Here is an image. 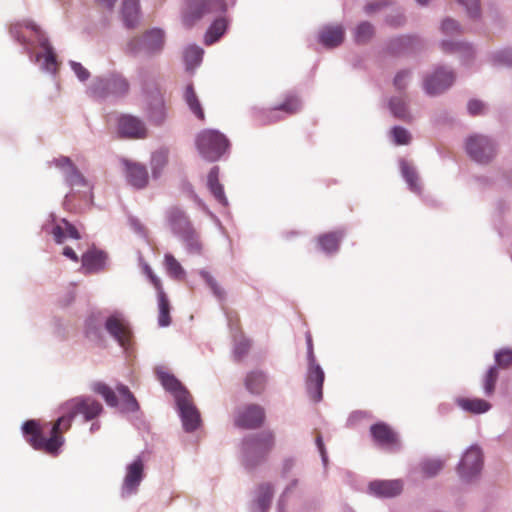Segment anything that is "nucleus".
Returning <instances> with one entry per match:
<instances>
[{
  "label": "nucleus",
  "mask_w": 512,
  "mask_h": 512,
  "mask_svg": "<svg viewBox=\"0 0 512 512\" xmlns=\"http://www.w3.org/2000/svg\"><path fill=\"white\" fill-rule=\"evenodd\" d=\"M74 417L69 411H63V415L53 423L49 438L43 436V428L35 420L26 421L22 430L24 435L27 436L28 443L35 450L56 456L64 444L63 434L71 428Z\"/></svg>",
  "instance_id": "nucleus-1"
},
{
  "label": "nucleus",
  "mask_w": 512,
  "mask_h": 512,
  "mask_svg": "<svg viewBox=\"0 0 512 512\" xmlns=\"http://www.w3.org/2000/svg\"><path fill=\"white\" fill-rule=\"evenodd\" d=\"M11 34L20 43H28L36 41L44 50V66L47 71H56L57 61L53 48L49 44L48 39L42 33L41 29L32 22H23L13 24L10 28Z\"/></svg>",
  "instance_id": "nucleus-2"
},
{
  "label": "nucleus",
  "mask_w": 512,
  "mask_h": 512,
  "mask_svg": "<svg viewBox=\"0 0 512 512\" xmlns=\"http://www.w3.org/2000/svg\"><path fill=\"white\" fill-rule=\"evenodd\" d=\"M226 10V0H185L182 22L191 28L204 17L224 13Z\"/></svg>",
  "instance_id": "nucleus-3"
},
{
  "label": "nucleus",
  "mask_w": 512,
  "mask_h": 512,
  "mask_svg": "<svg viewBox=\"0 0 512 512\" xmlns=\"http://www.w3.org/2000/svg\"><path fill=\"white\" fill-rule=\"evenodd\" d=\"M274 443V435L270 431H263L245 439L243 443L245 466L253 468L264 461Z\"/></svg>",
  "instance_id": "nucleus-4"
},
{
  "label": "nucleus",
  "mask_w": 512,
  "mask_h": 512,
  "mask_svg": "<svg viewBox=\"0 0 512 512\" xmlns=\"http://www.w3.org/2000/svg\"><path fill=\"white\" fill-rule=\"evenodd\" d=\"M200 154L208 161L218 160L229 148V141L224 134L217 130L205 129L196 139Z\"/></svg>",
  "instance_id": "nucleus-5"
},
{
  "label": "nucleus",
  "mask_w": 512,
  "mask_h": 512,
  "mask_svg": "<svg viewBox=\"0 0 512 512\" xmlns=\"http://www.w3.org/2000/svg\"><path fill=\"white\" fill-rule=\"evenodd\" d=\"M164 46V33L154 28L146 31L141 37L131 38L126 46L125 53L130 56H137L141 53L152 55L162 50Z\"/></svg>",
  "instance_id": "nucleus-6"
},
{
  "label": "nucleus",
  "mask_w": 512,
  "mask_h": 512,
  "mask_svg": "<svg viewBox=\"0 0 512 512\" xmlns=\"http://www.w3.org/2000/svg\"><path fill=\"white\" fill-rule=\"evenodd\" d=\"M130 88L128 80L121 74L113 73L105 78L96 79L92 86V94L97 98L108 96H124Z\"/></svg>",
  "instance_id": "nucleus-7"
},
{
  "label": "nucleus",
  "mask_w": 512,
  "mask_h": 512,
  "mask_svg": "<svg viewBox=\"0 0 512 512\" xmlns=\"http://www.w3.org/2000/svg\"><path fill=\"white\" fill-rule=\"evenodd\" d=\"M62 411H69L72 416L82 415L85 421H90L98 417L103 407L100 402L89 397L72 398L61 406Z\"/></svg>",
  "instance_id": "nucleus-8"
},
{
  "label": "nucleus",
  "mask_w": 512,
  "mask_h": 512,
  "mask_svg": "<svg viewBox=\"0 0 512 512\" xmlns=\"http://www.w3.org/2000/svg\"><path fill=\"white\" fill-rule=\"evenodd\" d=\"M466 151L476 162L487 163L495 155V146L489 138L475 135L467 139Z\"/></svg>",
  "instance_id": "nucleus-9"
},
{
  "label": "nucleus",
  "mask_w": 512,
  "mask_h": 512,
  "mask_svg": "<svg viewBox=\"0 0 512 512\" xmlns=\"http://www.w3.org/2000/svg\"><path fill=\"white\" fill-rule=\"evenodd\" d=\"M177 406L180 411L183 427L186 432L195 431L201 424V417L195 407L190 394L181 393L178 396Z\"/></svg>",
  "instance_id": "nucleus-10"
},
{
  "label": "nucleus",
  "mask_w": 512,
  "mask_h": 512,
  "mask_svg": "<svg viewBox=\"0 0 512 512\" xmlns=\"http://www.w3.org/2000/svg\"><path fill=\"white\" fill-rule=\"evenodd\" d=\"M265 420L264 408L257 404H249L237 411L235 425L243 429H256Z\"/></svg>",
  "instance_id": "nucleus-11"
},
{
  "label": "nucleus",
  "mask_w": 512,
  "mask_h": 512,
  "mask_svg": "<svg viewBox=\"0 0 512 512\" xmlns=\"http://www.w3.org/2000/svg\"><path fill=\"white\" fill-rule=\"evenodd\" d=\"M483 457L478 447H470L461 459L458 466V473L465 481H470L482 469Z\"/></svg>",
  "instance_id": "nucleus-12"
},
{
  "label": "nucleus",
  "mask_w": 512,
  "mask_h": 512,
  "mask_svg": "<svg viewBox=\"0 0 512 512\" xmlns=\"http://www.w3.org/2000/svg\"><path fill=\"white\" fill-rule=\"evenodd\" d=\"M118 133L122 138L144 139L148 136V129L140 118L125 114L118 119Z\"/></svg>",
  "instance_id": "nucleus-13"
},
{
  "label": "nucleus",
  "mask_w": 512,
  "mask_h": 512,
  "mask_svg": "<svg viewBox=\"0 0 512 512\" xmlns=\"http://www.w3.org/2000/svg\"><path fill=\"white\" fill-rule=\"evenodd\" d=\"M454 80V73L441 67L424 80V88L429 95H437L448 89Z\"/></svg>",
  "instance_id": "nucleus-14"
},
{
  "label": "nucleus",
  "mask_w": 512,
  "mask_h": 512,
  "mask_svg": "<svg viewBox=\"0 0 512 512\" xmlns=\"http://www.w3.org/2000/svg\"><path fill=\"white\" fill-rule=\"evenodd\" d=\"M371 436L379 446L397 449L399 448V439L397 433L384 422H378L370 427Z\"/></svg>",
  "instance_id": "nucleus-15"
},
{
  "label": "nucleus",
  "mask_w": 512,
  "mask_h": 512,
  "mask_svg": "<svg viewBox=\"0 0 512 512\" xmlns=\"http://www.w3.org/2000/svg\"><path fill=\"white\" fill-rule=\"evenodd\" d=\"M324 378L325 375L320 365H318L316 361L309 363L306 388L310 398L315 402L322 400Z\"/></svg>",
  "instance_id": "nucleus-16"
},
{
  "label": "nucleus",
  "mask_w": 512,
  "mask_h": 512,
  "mask_svg": "<svg viewBox=\"0 0 512 512\" xmlns=\"http://www.w3.org/2000/svg\"><path fill=\"white\" fill-rule=\"evenodd\" d=\"M144 476V463L140 458L135 459L127 466L126 475L122 485V494L135 493Z\"/></svg>",
  "instance_id": "nucleus-17"
},
{
  "label": "nucleus",
  "mask_w": 512,
  "mask_h": 512,
  "mask_svg": "<svg viewBox=\"0 0 512 512\" xmlns=\"http://www.w3.org/2000/svg\"><path fill=\"white\" fill-rule=\"evenodd\" d=\"M106 330L123 348L130 345L131 331L124 319L119 315L110 316L105 323Z\"/></svg>",
  "instance_id": "nucleus-18"
},
{
  "label": "nucleus",
  "mask_w": 512,
  "mask_h": 512,
  "mask_svg": "<svg viewBox=\"0 0 512 512\" xmlns=\"http://www.w3.org/2000/svg\"><path fill=\"white\" fill-rule=\"evenodd\" d=\"M52 163L59 168L70 186H86L87 182L72 160L66 156L55 158Z\"/></svg>",
  "instance_id": "nucleus-19"
},
{
  "label": "nucleus",
  "mask_w": 512,
  "mask_h": 512,
  "mask_svg": "<svg viewBox=\"0 0 512 512\" xmlns=\"http://www.w3.org/2000/svg\"><path fill=\"white\" fill-rule=\"evenodd\" d=\"M369 490L378 497H395L403 490L401 480H376L369 484Z\"/></svg>",
  "instance_id": "nucleus-20"
},
{
  "label": "nucleus",
  "mask_w": 512,
  "mask_h": 512,
  "mask_svg": "<svg viewBox=\"0 0 512 512\" xmlns=\"http://www.w3.org/2000/svg\"><path fill=\"white\" fill-rule=\"evenodd\" d=\"M126 178L130 185L137 189H142L148 184V171L146 167L139 163L125 162Z\"/></svg>",
  "instance_id": "nucleus-21"
},
{
  "label": "nucleus",
  "mask_w": 512,
  "mask_h": 512,
  "mask_svg": "<svg viewBox=\"0 0 512 512\" xmlns=\"http://www.w3.org/2000/svg\"><path fill=\"white\" fill-rule=\"evenodd\" d=\"M168 219L173 232L181 238L194 230L186 214L179 208L170 209Z\"/></svg>",
  "instance_id": "nucleus-22"
},
{
  "label": "nucleus",
  "mask_w": 512,
  "mask_h": 512,
  "mask_svg": "<svg viewBox=\"0 0 512 512\" xmlns=\"http://www.w3.org/2000/svg\"><path fill=\"white\" fill-rule=\"evenodd\" d=\"M345 31L341 25H327L319 33V41L326 48H334L342 44Z\"/></svg>",
  "instance_id": "nucleus-23"
},
{
  "label": "nucleus",
  "mask_w": 512,
  "mask_h": 512,
  "mask_svg": "<svg viewBox=\"0 0 512 512\" xmlns=\"http://www.w3.org/2000/svg\"><path fill=\"white\" fill-rule=\"evenodd\" d=\"M140 4L138 0H124L121 7V16L128 29L135 28L140 20Z\"/></svg>",
  "instance_id": "nucleus-24"
},
{
  "label": "nucleus",
  "mask_w": 512,
  "mask_h": 512,
  "mask_svg": "<svg viewBox=\"0 0 512 512\" xmlns=\"http://www.w3.org/2000/svg\"><path fill=\"white\" fill-rule=\"evenodd\" d=\"M156 375L158 380L161 382L162 386L169 392H171L176 402L178 401V396L183 392L185 394H190L180 383V381L169 372L165 371L162 368L156 370Z\"/></svg>",
  "instance_id": "nucleus-25"
},
{
  "label": "nucleus",
  "mask_w": 512,
  "mask_h": 512,
  "mask_svg": "<svg viewBox=\"0 0 512 512\" xmlns=\"http://www.w3.org/2000/svg\"><path fill=\"white\" fill-rule=\"evenodd\" d=\"M106 255L102 251L91 249L82 256V267L87 273L102 270L105 265Z\"/></svg>",
  "instance_id": "nucleus-26"
},
{
  "label": "nucleus",
  "mask_w": 512,
  "mask_h": 512,
  "mask_svg": "<svg viewBox=\"0 0 512 512\" xmlns=\"http://www.w3.org/2000/svg\"><path fill=\"white\" fill-rule=\"evenodd\" d=\"M184 100L188 105L190 111L194 114V116L200 121L205 120V113L202 107V104L199 100L198 95L196 94L194 87L192 84L187 85L184 92Z\"/></svg>",
  "instance_id": "nucleus-27"
},
{
  "label": "nucleus",
  "mask_w": 512,
  "mask_h": 512,
  "mask_svg": "<svg viewBox=\"0 0 512 512\" xmlns=\"http://www.w3.org/2000/svg\"><path fill=\"white\" fill-rule=\"evenodd\" d=\"M343 233L341 231L328 232L320 235L317 239L319 247L326 253L338 251Z\"/></svg>",
  "instance_id": "nucleus-28"
},
{
  "label": "nucleus",
  "mask_w": 512,
  "mask_h": 512,
  "mask_svg": "<svg viewBox=\"0 0 512 512\" xmlns=\"http://www.w3.org/2000/svg\"><path fill=\"white\" fill-rule=\"evenodd\" d=\"M219 168L213 167L207 177V185L214 198L221 204H227L223 186L219 183Z\"/></svg>",
  "instance_id": "nucleus-29"
},
{
  "label": "nucleus",
  "mask_w": 512,
  "mask_h": 512,
  "mask_svg": "<svg viewBox=\"0 0 512 512\" xmlns=\"http://www.w3.org/2000/svg\"><path fill=\"white\" fill-rule=\"evenodd\" d=\"M267 378L262 371H252L245 378L246 389L255 395H260L266 387Z\"/></svg>",
  "instance_id": "nucleus-30"
},
{
  "label": "nucleus",
  "mask_w": 512,
  "mask_h": 512,
  "mask_svg": "<svg viewBox=\"0 0 512 512\" xmlns=\"http://www.w3.org/2000/svg\"><path fill=\"white\" fill-rule=\"evenodd\" d=\"M61 223L62 224L55 225L51 230V234L53 235L54 240L57 243H59V244L63 243L64 240L68 237L74 238V239L80 238L78 230L73 225H71L68 221L63 219L61 221Z\"/></svg>",
  "instance_id": "nucleus-31"
},
{
  "label": "nucleus",
  "mask_w": 512,
  "mask_h": 512,
  "mask_svg": "<svg viewBox=\"0 0 512 512\" xmlns=\"http://www.w3.org/2000/svg\"><path fill=\"white\" fill-rule=\"evenodd\" d=\"M457 404L463 410L474 414L485 413L491 408L489 402L480 398H459Z\"/></svg>",
  "instance_id": "nucleus-32"
},
{
  "label": "nucleus",
  "mask_w": 512,
  "mask_h": 512,
  "mask_svg": "<svg viewBox=\"0 0 512 512\" xmlns=\"http://www.w3.org/2000/svg\"><path fill=\"white\" fill-rule=\"evenodd\" d=\"M226 29L227 21L225 18L220 17L215 19L205 34V43L207 45L215 43L226 32Z\"/></svg>",
  "instance_id": "nucleus-33"
},
{
  "label": "nucleus",
  "mask_w": 512,
  "mask_h": 512,
  "mask_svg": "<svg viewBox=\"0 0 512 512\" xmlns=\"http://www.w3.org/2000/svg\"><path fill=\"white\" fill-rule=\"evenodd\" d=\"M148 117L150 121L156 125H160L164 122L166 117V108L161 96L155 97L151 102Z\"/></svg>",
  "instance_id": "nucleus-34"
},
{
  "label": "nucleus",
  "mask_w": 512,
  "mask_h": 512,
  "mask_svg": "<svg viewBox=\"0 0 512 512\" xmlns=\"http://www.w3.org/2000/svg\"><path fill=\"white\" fill-rule=\"evenodd\" d=\"M273 497V486L269 483L261 484L258 487L256 506L258 512H266Z\"/></svg>",
  "instance_id": "nucleus-35"
},
{
  "label": "nucleus",
  "mask_w": 512,
  "mask_h": 512,
  "mask_svg": "<svg viewBox=\"0 0 512 512\" xmlns=\"http://www.w3.org/2000/svg\"><path fill=\"white\" fill-rule=\"evenodd\" d=\"M301 108V101L295 94H287L282 103L276 105L271 111H283L292 115L297 113Z\"/></svg>",
  "instance_id": "nucleus-36"
},
{
  "label": "nucleus",
  "mask_w": 512,
  "mask_h": 512,
  "mask_svg": "<svg viewBox=\"0 0 512 512\" xmlns=\"http://www.w3.org/2000/svg\"><path fill=\"white\" fill-rule=\"evenodd\" d=\"M93 392L101 395L107 405L111 407H116L118 405V398L116 396V393L105 383L102 382H95L92 385Z\"/></svg>",
  "instance_id": "nucleus-37"
},
{
  "label": "nucleus",
  "mask_w": 512,
  "mask_h": 512,
  "mask_svg": "<svg viewBox=\"0 0 512 512\" xmlns=\"http://www.w3.org/2000/svg\"><path fill=\"white\" fill-rule=\"evenodd\" d=\"M203 50L198 46H189L184 52V61L188 70H193L200 64Z\"/></svg>",
  "instance_id": "nucleus-38"
},
{
  "label": "nucleus",
  "mask_w": 512,
  "mask_h": 512,
  "mask_svg": "<svg viewBox=\"0 0 512 512\" xmlns=\"http://www.w3.org/2000/svg\"><path fill=\"white\" fill-rule=\"evenodd\" d=\"M158 307H159V315H158V324L161 327H167L171 323L170 317V303L166 294H162L161 297H158Z\"/></svg>",
  "instance_id": "nucleus-39"
},
{
  "label": "nucleus",
  "mask_w": 512,
  "mask_h": 512,
  "mask_svg": "<svg viewBox=\"0 0 512 512\" xmlns=\"http://www.w3.org/2000/svg\"><path fill=\"white\" fill-rule=\"evenodd\" d=\"M116 389L126 410L137 411L139 409L136 398L130 392L127 386L120 384L116 387Z\"/></svg>",
  "instance_id": "nucleus-40"
},
{
  "label": "nucleus",
  "mask_w": 512,
  "mask_h": 512,
  "mask_svg": "<svg viewBox=\"0 0 512 512\" xmlns=\"http://www.w3.org/2000/svg\"><path fill=\"white\" fill-rule=\"evenodd\" d=\"M445 461L441 459H426L421 462L420 469L425 477H433L444 467Z\"/></svg>",
  "instance_id": "nucleus-41"
},
{
  "label": "nucleus",
  "mask_w": 512,
  "mask_h": 512,
  "mask_svg": "<svg viewBox=\"0 0 512 512\" xmlns=\"http://www.w3.org/2000/svg\"><path fill=\"white\" fill-rule=\"evenodd\" d=\"M374 27L369 22L360 23L354 32V39L359 44L367 43L374 36Z\"/></svg>",
  "instance_id": "nucleus-42"
},
{
  "label": "nucleus",
  "mask_w": 512,
  "mask_h": 512,
  "mask_svg": "<svg viewBox=\"0 0 512 512\" xmlns=\"http://www.w3.org/2000/svg\"><path fill=\"white\" fill-rule=\"evenodd\" d=\"M164 264L167 270V273L175 278L181 279L184 276V270L181 264L177 261V259L172 254H165L164 256Z\"/></svg>",
  "instance_id": "nucleus-43"
},
{
  "label": "nucleus",
  "mask_w": 512,
  "mask_h": 512,
  "mask_svg": "<svg viewBox=\"0 0 512 512\" xmlns=\"http://www.w3.org/2000/svg\"><path fill=\"white\" fill-rule=\"evenodd\" d=\"M390 109L393 115L402 120H410V114L407 110L406 102L401 97L392 98L390 101Z\"/></svg>",
  "instance_id": "nucleus-44"
},
{
  "label": "nucleus",
  "mask_w": 512,
  "mask_h": 512,
  "mask_svg": "<svg viewBox=\"0 0 512 512\" xmlns=\"http://www.w3.org/2000/svg\"><path fill=\"white\" fill-rule=\"evenodd\" d=\"M401 172L403 177L405 178L406 182L409 184L410 188L413 191L419 190L418 185V175L415 171V169L409 165L407 162H403L401 164Z\"/></svg>",
  "instance_id": "nucleus-45"
},
{
  "label": "nucleus",
  "mask_w": 512,
  "mask_h": 512,
  "mask_svg": "<svg viewBox=\"0 0 512 512\" xmlns=\"http://www.w3.org/2000/svg\"><path fill=\"white\" fill-rule=\"evenodd\" d=\"M182 240L185 242L189 252H191V253H200L201 252L202 244L199 240V236H198L197 232L195 231V229L192 230L191 232H189L184 237H182Z\"/></svg>",
  "instance_id": "nucleus-46"
},
{
  "label": "nucleus",
  "mask_w": 512,
  "mask_h": 512,
  "mask_svg": "<svg viewBox=\"0 0 512 512\" xmlns=\"http://www.w3.org/2000/svg\"><path fill=\"white\" fill-rule=\"evenodd\" d=\"M498 379V370L496 367H491L484 378V391L487 395H491L494 392L495 384Z\"/></svg>",
  "instance_id": "nucleus-47"
},
{
  "label": "nucleus",
  "mask_w": 512,
  "mask_h": 512,
  "mask_svg": "<svg viewBox=\"0 0 512 512\" xmlns=\"http://www.w3.org/2000/svg\"><path fill=\"white\" fill-rule=\"evenodd\" d=\"M391 133L394 142L398 145H405L410 142L411 136L409 132L402 127H394Z\"/></svg>",
  "instance_id": "nucleus-48"
},
{
  "label": "nucleus",
  "mask_w": 512,
  "mask_h": 512,
  "mask_svg": "<svg viewBox=\"0 0 512 512\" xmlns=\"http://www.w3.org/2000/svg\"><path fill=\"white\" fill-rule=\"evenodd\" d=\"M496 363L499 367L507 368L512 364V350L503 349L495 355Z\"/></svg>",
  "instance_id": "nucleus-49"
},
{
  "label": "nucleus",
  "mask_w": 512,
  "mask_h": 512,
  "mask_svg": "<svg viewBox=\"0 0 512 512\" xmlns=\"http://www.w3.org/2000/svg\"><path fill=\"white\" fill-rule=\"evenodd\" d=\"M442 31L447 35L460 33L459 24L453 19H445L441 26Z\"/></svg>",
  "instance_id": "nucleus-50"
},
{
  "label": "nucleus",
  "mask_w": 512,
  "mask_h": 512,
  "mask_svg": "<svg viewBox=\"0 0 512 512\" xmlns=\"http://www.w3.org/2000/svg\"><path fill=\"white\" fill-rule=\"evenodd\" d=\"M250 343L248 340H241L234 349V355L237 360H241L249 351Z\"/></svg>",
  "instance_id": "nucleus-51"
},
{
  "label": "nucleus",
  "mask_w": 512,
  "mask_h": 512,
  "mask_svg": "<svg viewBox=\"0 0 512 512\" xmlns=\"http://www.w3.org/2000/svg\"><path fill=\"white\" fill-rule=\"evenodd\" d=\"M466 7L470 16L475 17L479 14V0H457Z\"/></svg>",
  "instance_id": "nucleus-52"
},
{
  "label": "nucleus",
  "mask_w": 512,
  "mask_h": 512,
  "mask_svg": "<svg viewBox=\"0 0 512 512\" xmlns=\"http://www.w3.org/2000/svg\"><path fill=\"white\" fill-rule=\"evenodd\" d=\"M71 68L81 81H85L89 77V72L80 63L71 62Z\"/></svg>",
  "instance_id": "nucleus-53"
},
{
  "label": "nucleus",
  "mask_w": 512,
  "mask_h": 512,
  "mask_svg": "<svg viewBox=\"0 0 512 512\" xmlns=\"http://www.w3.org/2000/svg\"><path fill=\"white\" fill-rule=\"evenodd\" d=\"M408 77H409L408 71H401V72L397 73V75L395 76V79H394V85L396 86V88L399 90L404 89L407 85Z\"/></svg>",
  "instance_id": "nucleus-54"
},
{
  "label": "nucleus",
  "mask_w": 512,
  "mask_h": 512,
  "mask_svg": "<svg viewBox=\"0 0 512 512\" xmlns=\"http://www.w3.org/2000/svg\"><path fill=\"white\" fill-rule=\"evenodd\" d=\"M484 110V104L478 100H471L468 103V111L471 115L481 114Z\"/></svg>",
  "instance_id": "nucleus-55"
},
{
  "label": "nucleus",
  "mask_w": 512,
  "mask_h": 512,
  "mask_svg": "<svg viewBox=\"0 0 512 512\" xmlns=\"http://www.w3.org/2000/svg\"><path fill=\"white\" fill-rule=\"evenodd\" d=\"M167 163V156L165 153H156L152 157V166L154 170L163 167Z\"/></svg>",
  "instance_id": "nucleus-56"
},
{
  "label": "nucleus",
  "mask_w": 512,
  "mask_h": 512,
  "mask_svg": "<svg viewBox=\"0 0 512 512\" xmlns=\"http://www.w3.org/2000/svg\"><path fill=\"white\" fill-rule=\"evenodd\" d=\"M297 485V480H293L287 487L286 489L284 490L283 494L281 495L280 497V500H279V510L280 512H283V509H284V505H285V501H286V498L289 494V492L294 488L296 487Z\"/></svg>",
  "instance_id": "nucleus-57"
},
{
  "label": "nucleus",
  "mask_w": 512,
  "mask_h": 512,
  "mask_svg": "<svg viewBox=\"0 0 512 512\" xmlns=\"http://www.w3.org/2000/svg\"><path fill=\"white\" fill-rule=\"evenodd\" d=\"M495 58L501 64L512 65V51H502Z\"/></svg>",
  "instance_id": "nucleus-58"
},
{
  "label": "nucleus",
  "mask_w": 512,
  "mask_h": 512,
  "mask_svg": "<svg viewBox=\"0 0 512 512\" xmlns=\"http://www.w3.org/2000/svg\"><path fill=\"white\" fill-rule=\"evenodd\" d=\"M306 343H307V355L309 363H313L316 361L313 349V341L312 336L309 332L306 333Z\"/></svg>",
  "instance_id": "nucleus-59"
},
{
  "label": "nucleus",
  "mask_w": 512,
  "mask_h": 512,
  "mask_svg": "<svg viewBox=\"0 0 512 512\" xmlns=\"http://www.w3.org/2000/svg\"><path fill=\"white\" fill-rule=\"evenodd\" d=\"M149 280L152 283V285L154 286V288L156 289L158 297H161L162 294H166L164 292L161 280L156 275H151Z\"/></svg>",
  "instance_id": "nucleus-60"
},
{
  "label": "nucleus",
  "mask_w": 512,
  "mask_h": 512,
  "mask_svg": "<svg viewBox=\"0 0 512 512\" xmlns=\"http://www.w3.org/2000/svg\"><path fill=\"white\" fill-rule=\"evenodd\" d=\"M202 275L205 277V279L207 280L208 284L210 285V287L213 289L214 293L221 297L222 296V291H220L215 283V281L208 275V273H202Z\"/></svg>",
  "instance_id": "nucleus-61"
},
{
  "label": "nucleus",
  "mask_w": 512,
  "mask_h": 512,
  "mask_svg": "<svg viewBox=\"0 0 512 512\" xmlns=\"http://www.w3.org/2000/svg\"><path fill=\"white\" fill-rule=\"evenodd\" d=\"M63 255L74 262H77L79 260L76 252L71 247L68 246L64 247Z\"/></svg>",
  "instance_id": "nucleus-62"
},
{
  "label": "nucleus",
  "mask_w": 512,
  "mask_h": 512,
  "mask_svg": "<svg viewBox=\"0 0 512 512\" xmlns=\"http://www.w3.org/2000/svg\"><path fill=\"white\" fill-rule=\"evenodd\" d=\"M316 444H317L319 452H320V454L322 456L323 461L326 462V460H327L326 451H325V447H324V443H323L322 437L320 435H318L316 437Z\"/></svg>",
  "instance_id": "nucleus-63"
},
{
  "label": "nucleus",
  "mask_w": 512,
  "mask_h": 512,
  "mask_svg": "<svg viewBox=\"0 0 512 512\" xmlns=\"http://www.w3.org/2000/svg\"><path fill=\"white\" fill-rule=\"evenodd\" d=\"M462 47L461 44L459 43H451V42H442V48L444 51H453V50H456L458 48Z\"/></svg>",
  "instance_id": "nucleus-64"
}]
</instances>
